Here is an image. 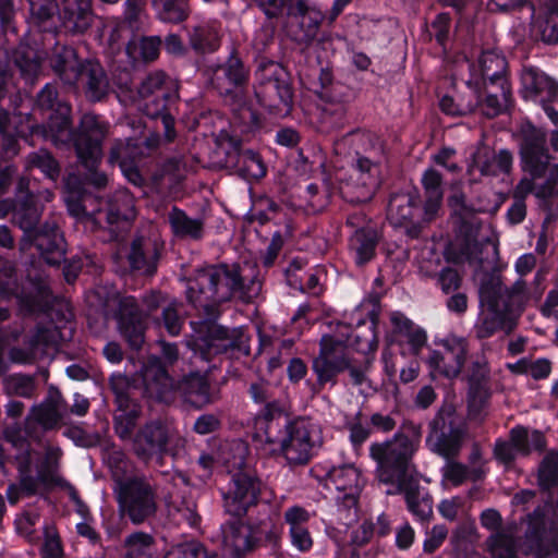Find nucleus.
<instances>
[{"mask_svg": "<svg viewBox=\"0 0 558 558\" xmlns=\"http://www.w3.org/2000/svg\"><path fill=\"white\" fill-rule=\"evenodd\" d=\"M483 284H498L500 288L499 302L501 307L509 315L515 318L522 313L526 303L530 300V293L526 288V282L522 279L517 280L511 288H506L499 279H489Z\"/></svg>", "mask_w": 558, "mask_h": 558, "instance_id": "58836bf2", "label": "nucleus"}, {"mask_svg": "<svg viewBox=\"0 0 558 558\" xmlns=\"http://www.w3.org/2000/svg\"><path fill=\"white\" fill-rule=\"evenodd\" d=\"M15 64L20 69L22 76L26 80H33L40 69V60L31 48H20L16 50Z\"/></svg>", "mask_w": 558, "mask_h": 558, "instance_id": "69168bd1", "label": "nucleus"}, {"mask_svg": "<svg viewBox=\"0 0 558 558\" xmlns=\"http://www.w3.org/2000/svg\"><path fill=\"white\" fill-rule=\"evenodd\" d=\"M191 47L199 52H214L220 46V32L216 23L201 24L189 34Z\"/></svg>", "mask_w": 558, "mask_h": 558, "instance_id": "09e8293b", "label": "nucleus"}, {"mask_svg": "<svg viewBox=\"0 0 558 558\" xmlns=\"http://www.w3.org/2000/svg\"><path fill=\"white\" fill-rule=\"evenodd\" d=\"M371 361L364 359L359 362L350 356L347 340L333 335H324L319 341V352L313 359L312 371L316 381L310 384L313 395H318L327 385L335 387L337 376L344 371L349 372L351 381L360 386L366 380Z\"/></svg>", "mask_w": 558, "mask_h": 558, "instance_id": "6e6552de", "label": "nucleus"}, {"mask_svg": "<svg viewBox=\"0 0 558 558\" xmlns=\"http://www.w3.org/2000/svg\"><path fill=\"white\" fill-rule=\"evenodd\" d=\"M144 393L148 397L167 401L174 389L173 380L156 356L150 357L140 374Z\"/></svg>", "mask_w": 558, "mask_h": 558, "instance_id": "cd10ccee", "label": "nucleus"}, {"mask_svg": "<svg viewBox=\"0 0 558 558\" xmlns=\"http://www.w3.org/2000/svg\"><path fill=\"white\" fill-rule=\"evenodd\" d=\"M260 289L262 282L247 278L239 265H206L195 269L187 279L186 298L195 307L209 311L234 296L248 302Z\"/></svg>", "mask_w": 558, "mask_h": 558, "instance_id": "f03ea898", "label": "nucleus"}, {"mask_svg": "<svg viewBox=\"0 0 558 558\" xmlns=\"http://www.w3.org/2000/svg\"><path fill=\"white\" fill-rule=\"evenodd\" d=\"M135 199L126 190L117 191L108 202L106 221L111 232L123 230L135 218Z\"/></svg>", "mask_w": 558, "mask_h": 558, "instance_id": "e433bc0d", "label": "nucleus"}, {"mask_svg": "<svg viewBox=\"0 0 558 558\" xmlns=\"http://www.w3.org/2000/svg\"><path fill=\"white\" fill-rule=\"evenodd\" d=\"M256 80L258 102L277 116H287L293 106V92L284 68L274 61H262L256 70Z\"/></svg>", "mask_w": 558, "mask_h": 558, "instance_id": "f8f14e48", "label": "nucleus"}, {"mask_svg": "<svg viewBox=\"0 0 558 558\" xmlns=\"http://www.w3.org/2000/svg\"><path fill=\"white\" fill-rule=\"evenodd\" d=\"M377 243L378 233L375 228L355 230L350 239V250L354 254L355 263L360 266L368 263L375 256Z\"/></svg>", "mask_w": 558, "mask_h": 558, "instance_id": "c03bdc74", "label": "nucleus"}, {"mask_svg": "<svg viewBox=\"0 0 558 558\" xmlns=\"http://www.w3.org/2000/svg\"><path fill=\"white\" fill-rule=\"evenodd\" d=\"M168 77L162 71L149 73L138 87V94L143 99H147L144 105L146 116L157 119L166 110L169 89L167 87Z\"/></svg>", "mask_w": 558, "mask_h": 558, "instance_id": "bb28decb", "label": "nucleus"}, {"mask_svg": "<svg viewBox=\"0 0 558 558\" xmlns=\"http://www.w3.org/2000/svg\"><path fill=\"white\" fill-rule=\"evenodd\" d=\"M526 97L542 105L558 101V83L534 68H525L521 75Z\"/></svg>", "mask_w": 558, "mask_h": 558, "instance_id": "2f4dec72", "label": "nucleus"}, {"mask_svg": "<svg viewBox=\"0 0 558 558\" xmlns=\"http://www.w3.org/2000/svg\"><path fill=\"white\" fill-rule=\"evenodd\" d=\"M184 444L185 439L173 424L154 420L136 432L132 450L146 464L153 460L161 463L166 454L174 456Z\"/></svg>", "mask_w": 558, "mask_h": 558, "instance_id": "9b49d317", "label": "nucleus"}, {"mask_svg": "<svg viewBox=\"0 0 558 558\" xmlns=\"http://www.w3.org/2000/svg\"><path fill=\"white\" fill-rule=\"evenodd\" d=\"M390 322L395 341L402 349L401 353L404 355L408 349L410 354L420 355L427 344L426 331L400 312L392 313Z\"/></svg>", "mask_w": 558, "mask_h": 558, "instance_id": "a878e982", "label": "nucleus"}, {"mask_svg": "<svg viewBox=\"0 0 558 558\" xmlns=\"http://www.w3.org/2000/svg\"><path fill=\"white\" fill-rule=\"evenodd\" d=\"M3 388L10 396L29 398L35 390V383L31 376L15 374L3 379Z\"/></svg>", "mask_w": 558, "mask_h": 558, "instance_id": "0e129e2a", "label": "nucleus"}, {"mask_svg": "<svg viewBox=\"0 0 558 558\" xmlns=\"http://www.w3.org/2000/svg\"><path fill=\"white\" fill-rule=\"evenodd\" d=\"M465 379L468 386L489 385L490 366L484 353H477L472 356L466 368Z\"/></svg>", "mask_w": 558, "mask_h": 558, "instance_id": "6e6d98bb", "label": "nucleus"}, {"mask_svg": "<svg viewBox=\"0 0 558 558\" xmlns=\"http://www.w3.org/2000/svg\"><path fill=\"white\" fill-rule=\"evenodd\" d=\"M114 495L121 517L142 524L157 512V492L145 476H130L117 482Z\"/></svg>", "mask_w": 558, "mask_h": 558, "instance_id": "9d476101", "label": "nucleus"}, {"mask_svg": "<svg viewBox=\"0 0 558 558\" xmlns=\"http://www.w3.org/2000/svg\"><path fill=\"white\" fill-rule=\"evenodd\" d=\"M161 21L167 23H181L190 15L187 0H151Z\"/></svg>", "mask_w": 558, "mask_h": 558, "instance_id": "603ef678", "label": "nucleus"}, {"mask_svg": "<svg viewBox=\"0 0 558 558\" xmlns=\"http://www.w3.org/2000/svg\"><path fill=\"white\" fill-rule=\"evenodd\" d=\"M469 353V342L464 337L448 335L436 342L425 363L433 379L457 378L465 364Z\"/></svg>", "mask_w": 558, "mask_h": 558, "instance_id": "a211bd4d", "label": "nucleus"}, {"mask_svg": "<svg viewBox=\"0 0 558 558\" xmlns=\"http://www.w3.org/2000/svg\"><path fill=\"white\" fill-rule=\"evenodd\" d=\"M108 134V124L92 113L82 117L73 138V146L81 165L88 170L87 181L97 189L105 187L108 177L97 171L102 159L101 144Z\"/></svg>", "mask_w": 558, "mask_h": 558, "instance_id": "1a4fd4ad", "label": "nucleus"}, {"mask_svg": "<svg viewBox=\"0 0 558 558\" xmlns=\"http://www.w3.org/2000/svg\"><path fill=\"white\" fill-rule=\"evenodd\" d=\"M304 10H300L294 7V14L292 15L301 17L300 28L302 31V35L299 39L308 46L316 38L324 16L320 11L310 8L306 0H304Z\"/></svg>", "mask_w": 558, "mask_h": 558, "instance_id": "8fccbe9b", "label": "nucleus"}, {"mask_svg": "<svg viewBox=\"0 0 558 558\" xmlns=\"http://www.w3.org/2000/svg\"><path fill=\"white\" fill-rule=\"evenodd\" d=\"M465 427L460 424L452 404L442 405L429 423L427 445L446 460L454 459L462 448Z\"/></svg>", "mask_w": 558, "mask_h": 558, "instance_id": "4468645a", "label": "nucleus"}, {"mask_svg": "<svg viewBox=\"0 0 558 558\" xmlns=\"http://www.w3.org/2000/svg\"><path fill=\"white\" fill-rule=\"evenodd\" d=\"M39 519L40 514L37 511H23L14 521L16 533L32 545L38 544L40 539L36 531Z\"/></svg>", "mask_w": 558, "mask_h": 558, "instance_id": "bf43d9fd", "label": "nucleus"}, {"mask_svg": "<svg viewBox=\"0 0 558 558\" xmlns=\"http://www.w3.org/2000/svg\"><path fill=\"white\" fill-rule=\"evenodd\" d=\"M0 293L5 298L15 296L24 313L43 311L50 302V290L46 283H39L36 287V295L21 293L12 264L1 258Z\"/></svg>", "mask_w": 558, "mask_h": 558, "instance_id": "412c9836", "label": "nucleus"}, {"mask_svg": "<svg viewBox=\"0 0 558 558\" xmlns=\"http://www.w3.org/2000/svg\"><path fill=\"white\" fill-rule=\"evenodd\" d=\"M558 482V454L550 452L542 461L538 470V484L549 489Z\"/></svg>", "mask_w": 558, "mask_h": 558, "instance_id": "338daca9", "label": "nucleus"}, {"mask_svg": "<svg viewBox=\"0 0 558 558\" xmlns=\"http://www.w3.org/2000/svg\"><path fill=\"white\" fill-rule=\"evenodd\" d=\"M110 387L116 396L119 410L125 412L131 418V424H134L140 409L131 397L132 385L130 379L123 374H114L110 377Z\"/></svg>", "mask_w": 558, "mask_h": 558, "instance_id": "de8ad7c7", "label": "nucleus"}, {"mask_svg": "<svg viewBox=\"0 0 558 558\" xmlns=\"http://www.w3.org/2000/svg\"><path fill=\"white\" fill-rule=\"evenodd\" d=\"M418 445V433L415 437L396 433L390 439L373 442L369 446V457L376 463V480L386 485L387 489H393L416 480L413 457Z\"/></svg>", "mask_w": 558, "mask_h": 558, "instance_id": "0eeeda50", "label": "nucleus"}, {"mask_svg": "<svg viewBox=\"0 0 558 558\" xmlns=\"http://www.w3.org/2000/svg\"><path fill=\"white\" fill-rule=\"evenodd\" d=\"M59 17L65 32L84 34L94 21L92 0H62Z\"/></svg>", "mask_w": 558, "mask_h": 558, "instance_id": "c756f323", "label": "nucleus"}, {"mask_svg": "<svg viewBox=\"0 0 558 558\" xmlns=\"http://www.w3.org/2000/svg\"><path fill=\"white\" fill-rule=\"evenodd\" d=\"M125 558H151L154 538L144 532H135L124 541Z\"/></svg>", "mask_w": 558, "mask_h": 558, "instance_id": "5fc2aeb1", "label": "nucleus"}, {"mask_svg": "<svg viewBox=\"0 0 558 558\" xmlns=\"http://www.w3.org/2000/svg\"><path fill=\"white\" fill-rule=\"evenodd\" d=\"M469 70L470 77L466 80V84L475 94L481 95L482 85L489 84L495 87V85L505 86V83H508L506 77L507 61L502 54L495 50L484 51L477 63L469 64Z\"/></svg>", "mask_w": 558, "mask_h": 558, "instance_id": "4be33fe9", "label": "nucleus"}, {"mask_svg": "<svg viewBox=\"0 0 558 558\" xmlns=\"http://www.w3.org/2000/svg\"><path fill=\"white\" fill-rule=\"evenodd\" d=\"M183 323L184 319L179 314V304L175 301L165 304L160 317L156 318L157 326L163 327L170 336H178Z\"/></svg>", "mask_w": 558, "mask_h": 558, "instance_id": "680f3d73", "label": "nucleus"}, {"mask_svg": "<svg viewBox=\"0 0 558 558\" xmlns=\"http://www.w3.org/2000/svg\"><path fill=\"white\" fill-rule=\"evenodd\" d=\"M441 174L433 168L427 169L422 177V185L424 189V220L430 221L435 219L441 208L442 187Z\"/></svg>", "mask_w": 558, "mask_h": 558, "instance_id": "ea45409f", "label": "nucleus"}, {"mask_svg": "<svg viewBox=\"0 0 558 558\" xmlns=\"http://www.w3.org/2000/svg\"><path fill=\"white\" fill-rule=\"evenodd\" d=\"M165 558H219L217 554L209 553L199 543L181 544L169 550Z\"/></svg>", "mask_w": 558, "mask_h": 558, "instance_id": "774afa93", "label": "nucleus"}, {"mask_svg": "<svg viewBox=\"0 0 558 558\" xmlns=\"http://www.w3.org/2000/svg\"><path fill=\"white\" fill-rule=\"evenodd\" d=\"M203 73L208 85L231 107L234 120L243 126V131L258 126L259 114L245 99L250 70L235 51L223 63L207 64Z\"/></svg>", "mask_w": 558, "mask_h": 558, "instance_id": "39448f33", "label": "nucleus"}, {"mask_svg": "<svg viewBox=\"0 0 558 558\" xmlns=\"http://www.w3.org/2000/svg\"><path fill=\"white\" fill-rule=\"evenodd\" d=\"M231 482L223 494L225 509L233 517L245 514L250 507L257 504L260 482L253 470L243 461L242 454L234 458L230 469Z\"/></svg>", "mask_w": 558, "mask_h": 558, "instance_id": "2eb2a0df", "label": "nucleus"}, {"mask_svg": "<svg viewBox=\"0 0 558 558\" xmlns=\"http://www.w3.org/2000/svg\"><path fill=\"white\" fill-rule=\"evenodd\" d=\"M326 486L336 492L335 501L341 519L352 521L364 486L360 470L351 463L333 466L327 473Z\"/></svg>", "mask_w": 558, "mask_h": 558, "instance_id": "6ab92c4d", "label": "nucleus"}, {"mask_svg": "<svg viewBox=\"0 0 558 558\" xmlns=\"http://www.w3.org/2000/svg\"><path fill=\"white\" fill-rule=\"evenodd\" d=\"M81 62L75 49L72 47L57 48L50 58V66L64 84L74 85L77 83V73Z\"/></svg>", "mask_w": 558, "mask_h": 558, "instance_id": "a19ab883", "label": "nucleus"}, {"mask_svg": "<svg viewBox=\"0 0 558 558\" xmlns=\"http://www.w3.org/2000/svg\"><path fill=\"white\" fill-rule=\"evenodd\" d=\"M268 19H278L287 12L294 14V7L304 10V0H254Z\"/></svg>", "mask_w": 558, "mask_h": 558, "instance_id": "13d9d810", "label": "nucleus"}, {"mask_svg": "<svg viewBox=\"0 0 558 558\" xmlns=\"http://www.w3.org/2000/svg\"><path fill=\"white\" fill-rule=\"evenodd\" d=\"M312 514L301 506L289 507L283 513L284 523L289 527L291 545L299 553H308L314 546L313 536L307 527Z\"/></svg>", "mask_w": 558, "mask_h": 558, "instance_id": "7c9ffc66", "label": "nucleus"}, {"mask_svg": "<svg viewBox=\"0 0 558 558\" xmlns=\"http://www.w3.org/2000/svg\"><path fill=\"white\" fill-rule=\"evenodd\" d=\"M77 82L81 83L86 98L92 102L104 100L110 89L108 76L97 61L85 60L77 73Z\"/></svg>", "mask_w": 558, "mask_h": 558, "instance_id": "72a5a7b5", "label": "nucleus"}, {"mask_svg": "<svg viewBox=\"0 0 558 558\" xmlns=\"http://www.w3.org/2000/svg\"><path fill=\"white\" fill-rule=\"evenodd\" d=\"M388 495L404 496L408 510L420 521H428L433 515V499L428 494H422L420 490V481H411L393 489H387Z\"/></svg>", "mask_w": 558, "mask_h": 558, "instance_id": "4c0bfd02", "label": "nucleus"}, {"mask_svg": "<svg viewBox=\"0 0 558 558\" xmlns=\"http://www.w3.org/2000/svg\"><path fill=\"white\" fill-rule=\"evenodd\" d=\"M29 181L21 178L19 180L15 193L14 223L23 231L24 236L21 241V250H27L32 244L36 246L40 256L47 264L59 265L64 258V239L59 232L56 221H47L39 229L36 225L39 221L41 210L37 205V198L41 197L46 202L52 199V192L45 190L38 195H34L28 190Z\"/></svg>", "mask_w": 558, "mask_h": 558, "instance_id": "20e7f679", "label": "nucleus"}, {"mask_svg": "<svg viewBox=\"0 0 558 558\" xmlns=\"http://www.w3.org/2000/svg\"><path fill=\"white\" fill-rule=\"evenodd\" d=\"M462 238L461 257L475 268H482L486 262L498 256V242L493 230L477 218L463 219L459 229Z\"/></svg>", "mask_w": 558, "mask_h": 558, "instance_id": "f3484780", "label": "nucleus"}, {"mask_svg": "<svg viewBox=\"0 0 558 558\" xmlns=\"http://www.w3.org/2000/svg\"><path fill=\"white\" fill-rule=\"evenodd\" d=\"M481 95L475 94L472 90L471 98L469 100H464L461 98L456 101L452 97L445 95L439 102L440 109L451 116H465L475 110V108L481 104Z\"/></svg>", "mask_w": 558, "mask_h": 558, "instance_id": "052dcab7", "label": "nucleus"}, {"mask_svg": "<svg viewBox=\"0 0 558 558\" xmlns=\"http://www.w3.org/2000/svg\"><path fill=\"white\" fill-rule=\"evenodd\" d=\"M512 160V155L507 149L496 153L486 145H480L472 156L469 171L476 169L482 175L497 177L510 172Z\"/></svg>", "mask_w": 558, "mask_h": 558, "instance_id": "473e14b6", "label": "nucleus"}, {"mask_svg": "<svg viewBox=\"0 0 558 558\" xmlns=\"http://www.w3.org/2000/svg\"><path fill=\"white\" fill-rule=\"evenodd\" d=\"M223 546L233 557L240 558L254 549L264 538L272 535L266 523L257 527L244 524L240 521L228 522L222 530Z\"/></svg>", "mask_w": 558, "mask_h": 558, "instance_id": "5701e85b", "label": "nucleus"}, {"mask_svg": "<svg viewBox=\"0 0 558 558\" xmlns=\"http://www.w3.org/2000/svg\"><path fill=\"white\" fill-rule=\"evenodd\" d=\"M490 399L489 385L468 386L469 415L473 418L481 416Z\"/></svg>", "mask_w": 558, "mask_h": 558, "instance_id": "e2e57ef3", "label": "nucleus"}, {"mask_svg": "<svg viewBox=\"0 0 558 558\" xmlns=\"http://www.w3.org/2000/svg\"><path fill=\"white\" fill-rule=\"evenodd\" d=\"M197 345L204 351L203 357L209 360L211 355L227 351L233 345V341L227 328L211 324L207 327L206 336L199 339Z\"/></svg>", "mask_w": 558, "mask_h": 558, "instance_id": "a18cd8bd", "label": "nucleus"}, {"mask_svg": "<svg viewBox=\"0 0 558 558\" xmlns=\"http://www.w3.org/2000/svg\"><path fill=\"white\" fill-rule=\"evenodd\" d=\"M168 222L177 238L198 241L204 235V220L191 218L175 206L168 214Z\"/></svg>", "mask_w": 558, "mask_h": 558, "instance_id": "37998d69", "label": "nucleus"}, {"mask_svg": "<svg viewBox=\"0 0 558 558\" xmlns=\"http://www.w3.org/2000/svg\"><path fill=\"white\" fill-rule=\"evenodd\" d=\"M348 138L356 157L341 186V193L350 203H365L373 198L380 186L384 148L379 140L369 132H353Z\"/></svg>", "mask_w": 558, "mask_h": 558, "instance_id": "423d86ee", "label": "nucleus"}, {"mask_svg": "<svg viewBox=\"0 0 558 558\" xmlns=\"http://www.w3.org/2000/svg\"><path fill=\"white\" fill-rule=\"evenodd\" d=\"M549 509V505L538 506L527 515L529 527L525 537L530 548L541 558L548 557L558 550V535L546 520Z\"/></svg>", "mask_w": 558, "mask_h": 558, "instance_id": "b1692460", "label": "nucleus"}, {"mask_svg": "<svg viewBox=\"0 0 558 558\" xmlns=\"http://www.w3.org/2000/svg\"><path fill=\"white\" fill-rule=\"evenodd\" d=\"M177 390L194 408L201 409L218 399L205 375L191 373L184 376L177 386Z\"/></svg>", "mask_w": 558, "mask_h": 558, "instance_id": "c9c22d12", "label": "nucleus"}, {"mask_svg": "<svg viewBox=\"0 0 558 558\" xmlns=\"http://www.w3.org/2000/svg\"><path fill=\"white\" fill-rule=\"evenodd\" d=\"M347 102L340 101H327L322 110V123L326 131L340 129L344 125L347 117Z\"/></svg>", "mask_w": 558, "mask_h": 558, "instance_id": "4d7b16f0", "label": "nucleus"}, {"mask_svg": "<svg viewBox=\"0 0 558 558\" xmlns=\"http://www.w3.org/2000/svg\"><path fill=\"white\" fill-rule=\"evenodd\" d=\"M147 313L144 314L138 307L134 296H120L118 299L119 310L117 313L118 328L120 333L133 349H140L144 343L145 316L166 304L160 293L151 292L143 300Z\"/></svg>", "mask_w": 558, "mask_h": 558, "instance_id": "dca6fc26", "label": "nucleus"}, {"mask_svg": "<svg viewBox=\"0 0 558 558\" xmlns=\"http://www.w3.org/2000/svg\"><path fill=\"white\" fill-rule=\"evenodd\" d=\"M520 138L522 169L530 177L522 178L513 190V203L507 210V218L511 225L524 220L525 197L529 194L533 193L541 199L558 194V163L548 153L545 132L531 123H525L520 129Z\"/></svg>", "mask_w": 558, "mask_h": 558, "instance_id": "f257e3e1", "label": "nucleus"}, {"mask_svg": "<svg viewBox=\"0 0 558 558\" xmlns=\"http://www.w3.org/2000/svg\"><path fill=\"white\" fill-rule=\"evenodd\" d=\"M416 194L396 193L388 204L387 218L393 227L408 228L413 220L416 207Z\"/></svg>", "mask_w": 558, "mask_h": 558, "instance_id": "79ce46f5", "label": "nucleus"}, {"mask_svg": "<svg viewBox=\"0 0 558 558\" xmlns=\"http://www.w3.org/2000/svg\"><path fill=\"white\" fill-rule=\"evenodd\" d=\"M235 169L245 180H258L266 174V167L260 156L251 149L239 153Z\"/></svg>", "mask_w": 558, "mask_h": 558, "instance_id": "3c124183", "label": "nucleus"}, {"mask_svg": "<svg viewBox=\"0 0 558 558\" xmlns=\"http://www.w3.org/2000/svg\"><path fill=\"white\" fill-rule=\"evenodd\" d=\"M160 246L150 238L137 236L131 242L128 260L133 270L151 276L156 272Z\"/></svg>", "mask_w": 558, "mask_h": 558, "instance_id": "f704fd0d", "label": "nucleus"}, {"mask_svg": "<svg viewBox=\"0 0 558 558\" xmlns=\"http://www.w3.org/2000/svg\"><path fill=\"white\" fill-rule=\"evenodd\" d=\"M255 436L260 441L277 445L289 464L301 465L310 461L313 448L320 440V430L307 418L289 421L279 404L272 403L255 418Z\"/></svg>", "mask_w": 558, "mask_h": 558, "instance_id": "7ed1b4c3", "label": "nucleus"}, {"mask_svg": "<svg viewBox=\"0 0 558 558\" xmlns=\"http://www.w3.org/2000/svg\"><path fill=\"white\" fill-rule=\"evenodd\" d=\"M60 332L52 325L37 327L25 348L13 347L9 350V360L15 364H31L36 360L56 350L59 343Z\"/></svg>", "mask_w": 558, "mask_h": 558, "instance_id": "393cba45", "label": "nucleus"}, {"mask_svg": "<svg viewBox=\"0 0 558 558\" xmlns=\"http://www.w3.org/2000/svg\"><path fill=\"white\" fill-rule=\"evenodd\" d=\"M500 288L498 284H482L480 301L487 307L474 326L475 336L478 339H487L498 330L510 333L517 326V318L502 310L499 302Z\"/></svg>", "mask_w": 558, "mask_h": 558, "instance_id": "aec40b11", "label": "nucleus"}, {"mask_svg": "<svg viewBox=\"0 0 558 558\" xmlns=\"http://www.w3.org/2000/svg\"><path fill=\"white\" fill-rule=\"evenodd\" d=\"M31 417L45 430L58 428L65 424L68 404L58 390L50 391L39 404L32 408Z\"/></svg>", "mask_w": 558, "mask_h": 558, "instance_id": "c85d7f7f", "label": "nucleus"}, {"mask_svg": "<svg viewBox=\"0 0 558 558\" xmlns=\"http://www.w3.org/2000/svg\"><path fill=\"white\" fill-rule=\"evenodd\" d=\"M482 89H484L486 97L481 104V109L486 117L495 118L509 107L511 97L509 83H505V86L495 85V87L486 84L482 85Z\"/></svg>", "mask_w": 558, "mask_h": 558, "instance_id": "49530a36", "label": "nucleus"}, {"mask_svg": "<svg viewBox=\"0 0 558 558\" xmlns=\"http://www.w3.org/2000/svg\"><path fill=\"white\" fill-rule=\"evenodd\" d=\"M488 548L494 558H515L517 541L512 530H501L487 539Z\"/></svg>", "mask_w": 558, "mask_h": 558, "instance_id": "864d4df0", "label": "nucleus"}, {"mask_svg": "<svg viewBox=\"0 0 558 558\" xmlns=\"http://www.w3.org/2000/svg\"><path fill=\"white\" fill-rule=\"evenodd\" d=\"M36 109L48 112V122L47 125L33 126V134H40L57 146L73 141L76 132L71 130V107L58 99L57 88L52 84H46L38 93Z\"/></svg>", "mask_w": 558, "mask_h": 558, "instance_id": "ddd939ff", "label": "nucleus"}]
</instances>
